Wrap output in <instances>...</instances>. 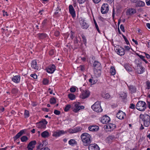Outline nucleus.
I'll return each instance as SVG.
<instances>
[{"mask_svg": "<svg viewBox=\"0 0 150 150\" xmlns=\"http://www.w3.org/2000/svg\"><path fill=\"white\" fill-rule=\"evenodd\" d=\"M79 68H80L81 70L82 71H83L85 69L84 66L82 65H81L79 67Z\"/></svg>", "mask_w": 150, "mask_h": 150, "instance_id": "e2e57ef3", "label": "nucleus"}, {"mask_svg": "<svg viewBox=\"0 0 150 150\" xmlns=\"http://www.w3.org/2000/svg\"><path fill=\"white\" fill-rule=\"evenodd\" d=\"M136 12V11L135 9L133 8H129L127 11V15H132L135 13Z\"/></svg>", "mask_w": 150, "mask_h": 150, "instance_id": "393cba45", "label": "nucleus"}, {"mask_svg": "<svg viewBox=\"0 0 150 150\" xmlns=\"http://www.w3.org/2000/svg\"><path fill=\"white\" fill-rule=\"evenodd\" d=\"M129 108H131L134 109L135 108V105L133 104H131Z\"/></svg>", "mask_w": 150, "mask_h": 150, "instance_id": "4d7b16f0", "label": "nucleus"}, {"mask_svg": "<svg viewBox=\"0 0 150 150\" xmlns=\"http://www.w3.org/2000/svg\"><path fill=\"white\" fill-rule=\"evenodd\" d=\"M124 67L126 69L129 71H132V69L131 67L128 64H126L125 65Z\"/></svg>", "mask_w": 150, "mask_h": 150, "instance_id": "f704fd0d", "label": "nucleus"}, {"mask_svg": "<svg viewBox=\"0 0 150 150\" xmlns=\"http://www.w3.org/2000/svg\"><path fill=\"white\" fill-rule=\"evenodd\" d=\"M88 148L89 150H100L99 146L95 144H89Z\"/></svg>", "mask_w": 150, "mask_h": 150, "instance_id": "ddd939ff", "label": "nucleus"}, {"mask_svg": "<svg viewBox=\"0 0 150 150\" xmlns=\"http://www.w3.org/2000/svg\"><path fill=\"white\" fill-rule=\"evenodd\" d=\"M31 67L34 69L35 71L38 70L39 68V66L37 65L36 61L34 60L31 63Z\"/></svg>", "mask_w": 150, "mask_h": 150, "instance_id": "b1692460", "label": "nucleus"}, {"mask_svg": "<svg viewBox=\"0 0 150 150\" xmlns=\"http://www.w3.org/2000/svg\"><path fill=\"white\" fill-rule=\"evenodd\" d=\"M109 11L108 5L107 4H104L102 6L101 12L103 14L106 13Z\"/></svg>", "mask_w": 150, "mask_h": 150, "instance_id": "0eeeda50", "label": "nucleus"}, {"mask_svg": "<svg viewBox=\"0 0 150 150\" xmlns=\"http://www.w3.org/2000/svg\"><path fill=\"white\" fill-rule=\"evenodd\" d=\"M20 76L18 75L13 76L12 79L14 82L18 83L20 81Z\"/></svg>", "mask_w": 150, "mask_h": 150, "instance_id": "bb28decb", "label": "nucleus"}, {"mask_svg": "<svg viewBox=\"0 0 150 150\" xmlns=\"http://www.w3.org/2000/svg\"><path fill=\"white\" fill-rule=\"evenodd\" d=\"M146 2L147 5H150V0H146Z\"/></svg>", "mask_w": 150, "mask_h": 150, "instance_id": "bf43d9fd", "label": "nucleus"}, {"mask_svg": "<svg viewBox=\"0 0 150 150\" xmlns=\"http://www.w3.org/2000/svg\"><path fill=\"white\" fill-rule=\"evenodd\" d=\"M24 115L25 118H27L29 117V113H24Z\"/></svg>", "mask_w": 150, "mask_h": 150, "instance_id": "69168bd1", "label": "nucleus"}, {"mask_svg": "<svg viewBox=\"0 0 150 150\" xmlns=\"http://www.w3.org/2000/svg\"><path fill=\"white\" fill-rule=\"evenodd\" d=\"M82 130V128L80 127H76L73 129H69L67 131L70 133L73 134L74 133L77 132L79 131H81Z\"/></svg>", "mask_w": 150, "mask_h": 150, "instance_id": "f8f14e48", "label": "nucleus"}, {"mask_svg": "<svg viewBox=\"0 0 150 150\" xmlns=\"http://www.w3.org/2000/svg\"><path fill=\"white\" fill-rule=\"evenodd\" d=\"M11 92L13 93H16L17 92V90L16 88H13Z\"/></svg>", "mask_w": 150, "mask_h": 150, "instance_id": "3c124183", "label": "nucleus"}, {"mask_svg": "<svg viewBox=\"0 0 150 150\" xmlns=\"http://www.w3.org/2000/svg\"><path fill=\"white\" fill-rule=\"evenodd\" d=\"M128 87L131 93L135 92L136 91V89L135 87L132 85L128 86Z\"/></svg>", "mask_w": 150, "mask_h": 150, "instance_id": "c85d7f7f", "label": "nucleus"}, {"mask_svg": "<svg viewBox=\"0 0 150 150\" xmlns=\"http://www.w3.org/2000/svg\"><path fill=\"white\" fill-rule=\"evenodd\" d=\"M136 3V6L137 7H143L145 5V3L141 1H137Z\"/></svg>", "mask_w": 150, "mask_h": 150, "instance_id": "a878e982", "label": "nucleus"}, {"mask_svg": "<svg viewBox=\"0 0 150 150\" xmlns=\"http://www.w3.org/2000/svg\"><path fill=\"white\" fill-rule=\"evenodd\" d=\"M102 97L106 99H108L110 98V95L108 93H103L102 94Z\"/></svg>", "mask_w": 150, "mask_h": 150, "instance_id": "7c9ffc66", "label": "nucleus"}, {"mask_svg": "<svg viewBox=\"0 0 150 150\" xmlns=\"http://www.w3.org/2000/svg\"><path fill=\"white\" fill-rule=\"evenodd\" d=\"M30 76L34 79H36L37 78V75L35 74H31Z\"/></svg>", "mask_w": 150, "mask_h": 150, "instance_id": "09e8293b", "label": "nucleus"}, {"mask_svg": "<svg viewBox=\"0 0 150 150\" xmlns=\"http://www.w3.org/2000/svg\"><path fill=\"white\" fill-rule=\"evenodd\" d=\"M76 91V88L75 87H72L70 89V91L71 92H74Z\"/></svg>", "mask_w": 150, "mask_h": 150, "instance_id": "de8ad7c7", "label": "nucleus"}, {"mask_svg": "<svg viewBox=\"0 0 150 150\" xmlns=\"http://www.w3.org/2000/svg\"><path fill=\"white\" fill-rule=\"evenodd\" d=\"M2 12H3V15L4 16H5V15H6V16H8V13L6 12H5V11L4 10H3L2 11Z\"/></svg>", "mask_w": 150, "mask_h": 150, "instance_id": "052dcab7", "label": "nucleus"}, {"mask_svg": "<svg viewBox=\"0 0 150 150\" xmlns=\"http://www.w3.org/2000/svg\"><path fill=\"white\" fill-rule=\"evenodd\" d=\"M71 34L70 37L72 39H73L74 37V33L73 32H72V31H71Z\"/></svg>", "mask_w": 150, "mask_h": 150, "instance_id": "603ef678", "label": "nucleus"}, {"mask_svg": "<svg viewBox=\"0 0 150 150\" xmlns=\"http://www.w3.org/2000/svg\"><path fill=\"white\" fill-rule=\"evenodd\" d=\"M93 67H94V69L100 68L101 69V64L100 63L96 61H95L93 64Z\"/></svg>", "mask_w": 150, "mask_h": 150, "instance_id": "aec40b11", "label": "nucleus"}, {"mask_svg": "<svg viewBox=\"0 0 150 150\" xmlns=\"http://www.w3.org/2000/svg\"><path fill=\"white\" fill-rule=\"evenodd\" d=\"M95 27H96V29L97 30L98 32V33H100V32L99 29V28H98V25H95Z\"/></svg>", "mask_w": 150, "mask_h": 150, "instance_id": "680f3d73", "label": "nucleus"}, {"mask_svg": "<svg viewBox=\"0 0 150 150\" xmlns=\"http://www.w3.org/2000/svg\"><path fill=\"white\" fill-rule=\"evenodd\" d=\"M116 50H117L116 52L117 54L120 55H123L125 54L124 49L121 47H120L118 49H117Z\"/></svg>", "mask_w": 150, "mask_h": 150, "instance_id": "412c9836", "label": "nucleus"}, {"mask_svg": "<svg viewBox=\"0 0 150 150\" xmlns=\"http://www.w3.org/2000/svg\"><path fill=\"white\" fill-rule=\"evenodd\" d=\"M82 38L83 39V41L84 43H86V39L85 36H83L82 37Z\"/></svg>", "mask_w": 150, "mask_h": 150, "instance_id": "774afa93", "label": "nucleus"}, {"mask_svg": "<svg viewBox=\"0 0 150 150\" xmlns=\"http://www.w3.org/2000/svg\"><path fill=\"white\" fill-rule=\"evenodd\" d=\"M144 53L145 54L146 57L148 58L149 59L150 58V55L149 54L146 53L145 52H144Z\"/></svg>", "mask_w": 150, "mask_h": 150, "instance_id": "0e129e2a", "label": "nucleus"}, {"mask_svg": "<svg viewBox=\"0 0 150 150\" xmlns=\"http://www.w3.org/2000/svg\"><path fill=\"white\" fill-rule=\"evenodd\" d=\"M144 69L143 67L139 65L137 66L136 72L138 74H141L144 72Z\"/></svg>", "mask_w": 150, "mask_h": 150, "instance_id": "4be33fe9", "label": "nucleus"}, {"mask_svg": "<svg viewBox=\"0 0 150 150\" xmlns=\"http://www.w3.org/2000/svg\"><path fill=\"white\" fill-rule=\"evenodd\" d=\"M110 117L107 115H104L101 117V122L103 124H107L110 122Z\"/></svg>", "mask_w": 150, "mask_h": 150, "instance_id": "9b49d317", "label": "nucleus"}, {"mask_svg": "<svg viewBox=\"0 0 150 150\" xmlns=\"http://www.w3.org/2000/svg\"><path fill=\"white\" fill-rule=\"evenodd\" d=\"M120 28L123 32H125L124 27L122 25H121L120 26Z\"/></svg>", "mask_w": 150, "mask_h": 150, "instance_id": "8fccbe9b", "label": "nucleus"}, {"mask_svg": "<svg viewBox=\"0 0 150 150\" xmlns=\"http://www.w3.org/2000/svg\"><path fill=\"white\" fill-rule=\"evenodd\" d=\"M110 72L112 75H114L115 74L116 71L115 68L114 67H111L110 70Z\"/></svg>", "mask_w": 150, "mask_h": 150, "instance_id": "2f4dec72", "label": "nucleus"}, {"mask_svg": "<svg viewBox=\"0 0 150 150\" xmlns=\"http://www.w3.org/2000/svg\"><path fill=\"white\" fill-rule=\"evenodd\" d=\"M25 132V130H22L20 131L17 134L13 137L14 141L17 140L19 138L20 136L24 134Z\"/></svg>", "mask_w": 150, "mask_h": 150, "instance_id": "6ab92c4d", "label": "nucleus"}, {"mask_svg": "<svg viewBox=\"0 0 150 150\" xmlns=\"http://www.w3.org/2000/svg\"><path fill=\"white\" fill-rule=\"evenodd\" d=\"M46 142H46V140H45L43 141H42V146L43 147H46V148H47V147L46 146L47 145V144H46Z\"/></svg>", "mask_w": 150, "mask_h": 150, "instance_id": "79ce46f5", "label": "nucleus"}, {"mask_svg": "<svg viewBox=\"0 0 150 150\" xmlns=\"http://www.w3.org/2000/svg\"><path fill=\"white\" fill-rule=\"evenodd\" d=\"M146 103L143 101H139L136 105L137 109L139 111H143L146 108Z\"/></svg>", "mask_w": 150, "mask_h": 150, "instance_id": "20e7f679", "label": "nucleus"}, {"mask_svg": "<svg viewBox=\"0 0 150 150\" xmlns=\"http://www.w3.org/2000/svg\"><path fill=\"white\" fill-rule=\"evenodd\" d=\"M43 83L45 85L47 84V79H45L43 81Z\"/></svg>", "mask_w": 150, "mask_h": 150, "instance_id": "338daca9", "label": "nucleus"}, {"mask_svg": "<svg viewBox=\"0 0 150 150\" xmlns=\"http://www.w3.org/2000/svg\"><path fill=\"white\" fill-rule=\"evenodd\" d=\"M121 97H122V99H124L127 97V94L126 93L123 92V93L121 94Z\"/></svg>", "mask_w": 150, "mask_h": 150, "instance_id": "a19ab883", "label": "nucleus"}, {"mask_svg": "<svg viewBox=\"0 0 150 150\" xmlns=\"http://www.w3.org/2000/svg\"><path fill=\"white\" fill-rule=\"evenodd\" d=\"M140 117L142 120V121L150 120V116L146 113H144L143 115H140Z\"/></svg>", "mask_w": 150, "mask_h": 150, "instance_id": "f3484780", "label": "nucleus"}, {"mask_svg": "<svg viewBox=\"0 0 150 150\" xmlns=\"http://www.w3.org/2000/svg\"><path fill=\"white\" fill-rule=\"evenodd\" d=\"M97 81L98 80L97 79H94V78L93 77H92V78L90 79L89 80V82L91 85L94 84L96 83Z\"/></svg>", "mask_w": 150, "mask_h": 150, "instance_id": "c756f323", "label": "nucleus"}, {"mask_svg": "<svg viewBox=\"0 0 150 150\" xmlns=\"http://www.w3.org/2000/svg\"><path fill=\"white\" fill-rule=\"evenodd\" d=\"M69 13L71 15L72 17L74 18L75 17V12L73 6L71 5H69Z\"/></svg>", "mask_w": 150, "mask_h": 150, "instance_id": "4468645a", "label": "nucleus"}, {"mask_svg": "<svg viewBox=\"0 0 150 150\" xmlns=\"http://www.w3.org/2000/svg\"><path fill=\"white\" fill-rule=\"evenodd\" d=\"M47 122L45 119H43L39 122L37 123V126L39 128H46V125Z\"/></svg>", "mask_w": 150, "mask_h": 150, "instance_id": "423d86ee", "label": "nucleus"}, {"mask_svg": "<svg viewBox=\"0 0 150 150\" xmlns=\"http://www.w3.org/2000/svg\"><path fill=\"white\" fill-rule=\"evenodd\" d=\"M144 122V126L145 127H148L150 124V120L143 121Z\"/></svg>", "mask_w": 150, "mask_h": 150, "instance_id": "72a5a7b5", "label": "nucleus"}, {"mask_svg": "<svg viewBox=\"0 0 150 150\" xmlns=\"http://www.w3.org/2000/svg\"><path fill=\"white\" fill-rule=\"evenodd\" d=\"M138 56L140 57V58L142 59L143 61V59H144L145 57L142 55L138 54Z\"/></svg>", "mask_w": 150, "mask_h": 150, "instance_id": "6e6d98bb", "label": "nucleus"}, {"mask_svg": "<svg viewBox=\"0 0 150 150\" xmlns=\"http://www.w3.org/2000/svg\"><path fill=\"white\" fill-rule=\"evenodd\" d=\"M70 108H71V105H67L64 108V110L65 112H67Z\"/></svg>", "mask_w": 150, "mask_h": 150, "instance_id": "58836bf2", "label": "nucleus"}, {"mask_svg": "<svg viewBox=\"0 0 150 150\" xmlns=\"http://www.w3.org/2000/svg\"><path fill=\"white\" fill-rule=\"evenodd\" d=\"M21 139L22 142H25L28 139V138L27 136H23L21 138Z\"/></svg>", "mask_w": 150, "mask_h": 150, "instance_id": "e433bc0d", "label": "nucleus"}, {"mask_svg": "<svg viewBox=\"0 0 150 150\" xmlns=\"http://www.w3.org/2000/svg\"><path fill=\"white\" fill-rule=\"evenodd\" d=\"M91 108L93 110L97 112H100L102 111V109L100 104V102L97 101L92 105Z\"/></svg>", "mask_w": 150, "mask_h": 150, "instance_id": "7ed1b4c3", "label": "nucleus"}, {"mask_svg": "<svg viewBox=\"0 0 150 150\" xmlns=\"http://www.w3.org/2000/svg\"><path fill=\"white\" fill-rule=\"evenodd\" d=\"M36 144V142L35 140L31 141L28 144L27 148L28 150H33L35 145Z\"/></svg>", "mask_w": 150, "mask_h": 150, "instance_id": "1a4fd4ad", "label": "nucleus"}, {"mask_svg": "<svg viewBox=\"0 0 150 150\" xmlns=\"http://www.w3.org/2000/svg\"><path fill=\"white\" fill-rule=\"evenodd\" d=\"M125 116H126L125 113H117L116 114V117L120 120L124 119Z\"/></svg>", "mask_w": 150, "mask_h": 150, "instance_id": "cd10ccee", "label": "nucleus"}, {"mask_svg": "<svg viewBox=\"0 0 150 150\" xmlns=\"http://www.w3.org/2000/svg\"><path fill=\"white\" fill-rule=\"evenodd\" d=\"M88 129L90 131L96 132L99 130V127L97 125H90L88 127Z\"/></svg>", "mask_w": 150, "mask_h": 150, "instance_id": "dca6fc26", "label": "nucleus"}, {"mask_svg": "<svg viewBox=\"0 0 150 150\" xmlns=\"http://www.w3.org/2000/svg\"><path fill=\"white\" fill-rule=\"evenodd\" d=\"M90 95V92L88 90H85L83 91L81 94L80 95V97L82 99H85L88 98Z\"/></svg>", "mask_w": 150, "mask_h": 150, "instance_id": "39448f33", "label": "nucleus"}, {"mask_svg": "<svg viewBox=\"0 0 150 150\" xmlns=\"http://www.w3.org/2000/svg\"><path fill=\"white\" fill-rule=\"evenodd\" d=\"M81 27L83 29H86L88 27V25L84 20H81L80 21Z\"/></svg>", "mask_w": 150, "mask_h": 150, "instance_id": "2eb2a0df", "label": "nucleus"}, {"mask_svg": "<svg viewBox=\"0 0 150 150\" xmlns=\"http://www.w3.org/2000/svg\"><path fill=\"white\" fill-rule=\"evenodd\" d=\"M54 52V51L53 50H51L49 52V54L50 55H52Z\"/></svg>", "mask_w": 150, "mask_h": 150, "instance_id": "49530a36", "label": "nucleus"}, {"mask_svg": "<svg viewBox=\"0 0 150 150\" xmlns=\"http://www.w3.org/2000/svg\"><path fill=\"white\" fill-rule=\"evenodd\" d=\"M68 96L69 98L71 100H73L75 98V96L72 93L69 94Z\"/></svg>", "mask_w": 150, "mask_h": 150, "instance_id": "c9c22d12", "label": "nucleus"}, {"mask_svg": "<svg viewBox=\"0 0 150 150\" xmlns=\"http://www.w3.org/2000/svg\"><path fill=\"white\" fill-rule=\"evenodd\" d=\"M43 146L42 145V144H39L36 146L37 150H41L42 149H44L45 147H42Z\"/></svg>", "mask_w": 150, "mask_h": 150, "instance_id": "ea45409f", "label": "nucleus"}, {"mask_svg": "<svg viewBox=\"0 0 150 150\" xmlns=\"http://www.w3.org/2000/svg\"><path fill=\"white\" fill-rule=\"evenodd\" d=\"M116 127V125L115 124L112 123H109L105 125L104 126V128L106 129H109L110 130H108V131H111L115 129Z\"/></svg>", "mask_w": 150, "mask_h": 150, "instance_id": "6e6552de", "label": "nucleus"}, {"mask_svg": "<svg viewBox=\"0 0 150 150\" xmlns=\"http://www.w3.org/2000/svg\"><path fill=\"white\" fill-rule=\"evenodd\" d=\"M41 135L42 137L46 138L47 137V130L43 132Z\"/></svg>", "mask_w": 150, "mask_h": 150, "instance_id": "4c0bfd02", "label": "nucleus"}, {"mask_svg": "<svg viewBox=\"0 0 150 150\" xmlns=\"http://www.w3.org/2000/svg\"><path fill=\"white\" fill-rule=\"evenodd\" d=\"M76 144V142L74 139H71L69 141V144L71 146H73Z\"/></svg>", "mask_w": 150, "mask_h": 150, "instance_id": "473e14b6", "label": "nucleus"}, {"mask_svg": "<svg viewBox=\"0 0 150 150\" xmlns=\"http://www.w3.org/2000/svg\"><path fill=\"white\" fill-rule=\"evenodd\" d=\"M81 139L84 146H87L91 142V136L87 133H84L81 135Z\"/></svg>", "mask_w": 150, "mask_h": 150, "instance_id": "f257e3e1", "label": "nucleus"}, {"mask_svg": "<svg viewBox=\"0 0 150 150\" xmlns=\"http://www.w3.org/2000/svg\"><path fill=\"white\" fill-rule=\"evenodd\" d=\"M56 102V100L54 98H52L50 100V103L51 104H53Z\"/></svg>", "mask_w": 150, "mask_h": 150, "instance_id": "c03bdc74", "label": "nucleus"}, {"mask_svg": "<svg viewBox=\"0 0 150 150\" xmlns=\"http://www.w3.org/2000/svg\"><path fill=\"white\" fill-rule=\"evenodd\" d=\"M94 74L96 77H99L101 74V69L99 68L96 69H94Z\"/></svg>", "mask_w": 150, "mask_h": 150, "instance_id": "5701e85b", "label": "nucleus"}, {"mask_svg": "<svg viewBox=\"0 0 150 150\" xmlns=\"http://www.w3.org/2000/svg\"><path fill=\"white\" fill-rule=\"evenodd\" d=\"M54 35L56 36H58L59 35V32L58 31H56L54 33Z\"/></svg>", "mask_w": 150, "mask_h": 150, "instance_id": "5fc2aeb1", "label": "nucleus"}, {"mask_svg": "<svg viewBox=\"0 0 150 150\" xmlns=\"http://www.w3.org/2000/svg\"><path fill=\"white\" fill-rule=\"evenodd\" d=\"M93 2L96 4H98L101 1V0H92Z\"/></svg>", "mask_w": 150, "mask_h": 150, "instance_id": "13d9d810", "label": "nucleus"}, {"mask_svg": "<svg viewBox=\"0 0 150 150\" xmlns=\"http://www.w3.org/2000/svg\"><path fill=\"white\" fill-rule=\"evenodd\" d=\"M67 133V131H64L63 130H57L54 132L53 136L56 137H58L61 134H64Z\"/></svg>", "mask_w": 150, "mask_h": 150, "instance_id": "9d476101", "label": "nucleus"}, {"mask_svg": "<svg viewBox=\"0 0 150 150\" xmlns=\"http://www.w3.org/2000/svg\"><path fill=\"white\" fill-rule=\"evenodd\" d=\"M55 67L54 65L50 66L47 68V73L50 74L53 73L55 70Z\"/></svg>", "mask_w": 150, "mask_h": 150, "instance_id": "a211bd4d", "label": "nucleus"}, {"mask_svg": "<svg viewBox=\"0 0 150 150\" xmlns=\"http://www.w3.org/2000/svg\"><path fill=\"white\" fill-rule=\"evenodd\" d=\"M146 84L147 86V88L149 89L150 88V83L149 81H147L146 82Z\"/></svg>", "mask_w": 150, "mask_h": 150, "instance_id": "a18cd8bd", "label": "nucleus"}, {"mask_svg": "<svg viewBox=\"0 0 150 150\" xmlns=\"http://www.w3.org/2000/svg\"><path fill=\"white\" fill-rule=\"evenodd\" d=\"M39 37L40 38L42 39L45 36L43 34L41 33L39 34Z\"/></svg>", "mask_w": 150, "mask_h": 150, "instance_id": "37998d69", "label": "nucleus"}, {"mask_svg": "<svg viewBox=\"0 0 150 150\" xmlns=\"http://www.w3.org/2000/svg\"><path fill=\"white\" fill-rule=\"evenodd\" d=\"M80 103L79 102L74 103L71 104V109L74 112H78L80 110L83 109L84 107L83 105H80Z\"/></svg>", "mask_w": 150, "mask_h": 150, "instance_id": "f03ea898", "label": "nucleus"}, {"mask_svg": "<svg viewBox=\"0 0 150 150\" xmlns=\"http://www.w3.org/2000/svg\"><path fill=\"white\" fill-rule=\"evenodd\" d=\"M86 1V0H78V2L79 4H82L84 3Z\"/></svg>", "mask_w": 150, "mask_h": 150, "instance_id": "864d4df0", "label": "nucleus"}]
</instances>
